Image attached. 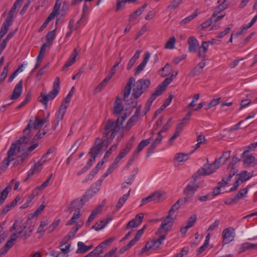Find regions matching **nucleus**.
<instances>
[{
    "instance_id": "1",
    "label": "nucleus",
    "mask_w": 257,
    "mask_h": 257,
    "mask_svg": "<svg viewBox=\"0 0 257 257\" xmlns=\"http://www.w3.org/2000/svg\"><path fill=\"white\" fill-rule=\"evenodd\" d=\"M135 82V79L131 77L123 89V100L128 102L127 98L130 94L132 85L134 83L132 96L136 99L139 98L150 87L151 81L149 79H141Z\"/></svg>"
},
{
    "instance_id": "2",
    "label": "nucleus",
    "mask_w": 257,
    "mask_h": 257,
    "mask_svg": "<svg viewBox=\"0 0 257 257\" xmlns=\"http://www.w3.org/2000/svg\"><path fill=\"white\" fill-rule=\"evenodd\" d=\"M28 142V137L24 136L18 140L16 143L12 144L7 153V157L4 160V163H6L7 165H9L10 163L15 159L13 156L16 150L18 149V151L20 152L22 148L27 145Z\"/></svg>"
},
{
    "instance_id": "3",
    "label": "nucleus",
    "mask_w": 257,
    "mask_h": 257,
    "mask_svg": "<svg viewBox=\"0 0 257 257\" xmlns=\"http://www.w3.org/2000/svg\"><path fill=\"white\" fill-rule=\"evenodd\" d=\"M119 119H117L116 121L112 119L108 120L104 127V132L103 134V138H107L106 141H109L113 140L120 128L119 124Z\"/></svg>"
},
{
    "instance_id": "4",
    "label": "nucleus",
    "mask_w": 257,
    "mask_h": 257,
    "mask_svg": "<svg viewBox=\"0 0 257 257\" xmlns=\"http://www.w3.org/2000/svg\"><path fill=\"white\" fill-rule=\"evenodd\" d=\"M106 148L107 146L105 140H102V139H100L99 138H96L93 146L90 149L89 152V154L90 155L91 158L88 160L86 166L89 168L92 165L93 162L95 161L99 153L106 150Z\"/></svg>"
},
{
    "instance_id": "5",
    "label": "nucleus",
    "mask_w": 257,
    "mask_h": 257,
    "mask_svg": "<svg viewBox=\"0 0 257 257\" xmlns=\"http://www.w3.org/2000/svg\"><path fill=\"white\" fill-rule=\"evenodd\" d=\"M60 91V79L59 77L55 78L53 86V90L48 94L41 93L39 97V101L43 104L47 105L49 100L53 99L58 94Z\"/></svg>"
},
{
    "instance_id": "6",
    "label": "nucleus",
    "mask_w": 257,
    "mask_h": 257,
    "mask_svg": "<svg viewBox=\"0 0 257 257\" xmlns=\"http://www.w3.org/2000/svg\"><path fill=\"white\" fill-rule=\"evenodd\" d=\"M196 177L197 176H195V178H194L193 181L191 183H189L183 191V194L185 195V197L181 199H183V202L185 203H187L191 200L195 192L199 187L198 185L195 184Z\"/></svg>"
},
{
    "instance_id": "7",
    "label": "nucleus",
    "mask_w": 257,
    "mask_h": 257,
    "mask_svg": "<svg viewBox=\"0 0 257 257\" xmlns=\"http://www.w3.org/2000/svg\"><path fill=\"white\" fill-rule=\"evenodd\" d=\"M47 118L40 119L37 116H35V121L32 122V120H30L29 123L28 124L27 127L24 130L23 133L24 135L28 137V141H29L31 138V128L34 130L38 129L40 126H42L47 121Z\"/></svg>"
},
{
    "instance_id": "8",
    "label": "nucleus",
    "mask_w": 257,
    "mask_h": 257,
    "mask_svg": "<svg viewBox=\"0 0 257 257\" xmlns=\"http://www.w3.org/2000/svg\"><path fill=\"white\" fill-rule=\"evenodd\" d=\"M174 218L172 215L168 214V215L163 219L161 225L159 227L156 234H162L163 231H165L166 234H167L173 226V222Z\"/></svg>"
},
{
    "instance_id": "9",
    "label": "nucleus",
    "mask_w": 257,
    "mask_h": 257,
    "mask_svg": "<svg viewBox=\"0 0 257 257\" xmlns=\"http://www.w3.org/2000/svg\"><path fill=\"white\" fill-rule=\"evenodd\" d=\"M162 139L163 136L160 134V132H158L156 135L152 133V136L148 139H150V142H152V144L148 148L147 156H149L150 154L153 153L157 146L161 143Z\"/></svg>"
},
{
    "instance_id": "10",
    "label": "nucleus",
    "mask_w": 257,
    "mask_h": 257,
    "mask_svg": "<svg viewBox=\"0 0 257 257\" xmlns=\"http://www.w3.org/2000/svg\"><path fill=\"white\" fill-rule=\"evenodd\" d=\"M218 168V166H216L214 163L211 164H205L203 168L197 172L196 174L199 176L208 175L214 173Z\"/></svg>"
},
{
    "instance_id": "11",
    "label": "nucleus",
    "mask_w": 257,
    "mask_h": 257,
    "mask_svg": "<svg viewBox=\"0 0 257 257\" xmlns=\"http://www.w3.org/2000/svg\"><path fill=\"white\" fill-rule=\"evenodd\" d=\"M102 181V179H99L94 183L89 189L87 190L84 194V197H87L89 199L93 197L99 190Z\"/></svg>"
},
{
    "instance_id": "12",
    "label": "nucleus",
    "mask_w": 257,
    "mask_h": 257,
    "mask_svg": "<svg viewBox=\"0 0 257 257\" xmlns=\"http://www.w3.org/2000/svg\"><path fill=\"white\" fill-rule=\"evenodd\" d=\"M89 199L87 197H84V194L83 195L82 198L80 199H76L73 200L69 208V209H72L73 210L80 211V209L83 207L84 203L87 202Z\"/></svg>"
},
{
    "instance_id": "13",
    "label": "nucleus",
    "mask_w": 257,
    "mask_h": 257,
    "mask_svg": "<svg viewBox=\"0 0 257 257\" xmlns=\"http://www.w3.org/2000/svg\"><path fill=\"white\" fill-rule=\"evenodd\" d=\"M144 214L143 213L137 214L135 218L132 219L127 223L126 229H129L137 227L142 222Z\"/></svg>"
},
{
    "instance_id": "14",
    "label": "nucleus",
    "mask_w": 257,
    "mask_h": 257,
    "mask_svg": "<svg viewBox=\"0 0 257 257\" xmlns=\"http://www.w3.org/2000/svg\"><path fill=\"white\" fill-rule=\"evenodd\" d=\"M234 233L231 228L224 229L222 231V243L224 244L228 243L234 239Z\"/></svg>"
},
{
    "instance_id": "15",
    "label": "nucleus",
    "mask_w": 257,
    "mask_h": 257,
    "mask_svg": "<svg viewBox=\"0 0 257 257\" xmlns=\"http://www.w3.org/2000/svg\"><path fill=\"white\" fill-rule=\"evenodd\" d=\"M249 153V150L243 152L242 157L244 158L243 163L245 166H249L252 165L254 167L257 165V160H255L254 157L252 155H246Z\"/></svg>"
},
{
    "instance_id": "16",
    "label": "nucleus",
    "mask_w": 257,
    "mask_h": 257,
    "mask_svg": "<svg viewBox=\"0 0 257 257\" xmlns=\"http://www.w3.org/2000/svg\"><path fill=\"white\" fill-rule=\"evenodd\" d=\"M205 66V60L203 59L201 62L194 66L190 71L189 75L192 77L199 75L203 72V68Z\"/></svg>"
},
{
    "instance_id": "17",
    "label": "nucleus",
    "mask_w": 257,
    "mask_h": 257,
    "mask_svg": "<svg viewBox=\"0 0 257 257\" xmlns=\"http://www.w3.org/2000/svg\"><path fill=\"white\" fill-rule=\"evenodd\" d=\"M23 91V81L21 80L15 86L10 96L11 99H17L22 94Z\"/></svg>"
},
{
    "instance_id": "18",
    "label": "nucleus",
    "mask_w": 257,
    "mask_h": 257,
    "mask_svg": "<svg viewBox=\"0 0 257 257\" xmlns=\"http://www.w3.org/2000/svg\"><path fill=\"white\" fill-rule=\"evenodd\" d=\"M150 55L151 54L149 52H147L145 54L143 61L135 68L134 73L135 76L138 75L141 71L144 70L146 65L149 61Z\"/></svg>"
},
{
    "instance_id": "19",
    "label": "nucleus",
    "mask_w": 257,
    "mask_h": 257,
    "mask_svg": "<svg viewBox=\"0 0 257 257\" xmlns=\"http://www.w3.org/2000/svg\"><path fill=\"white\" fill-rule=\"evenodd\" d=\"M188 50L190 52H195L199 47V42L194 36H190L188 40Z\"/></svg>"
},
{
    "instance_id": "20",
    "label": "nucleus",
    "mask_w": 257,
    "mask_h": 257,
    "mask_svg": "<svg viewBox=\"0 0 257 257\" xmlns=\"http://www.w3.org/2000/svg\"><path fill=\"white\" fill-rule=\"evenodd\" d=\"M78 230V227L77 226L73 227L68 235L63 238L60 242V246L62 247L64 246V245L66 244L70 239L74 238Z\"/></svg>"
},
{
    "instance_id": "21",
    "label": "nucleus",
    "mask_w": 257,
    "mask_h": 257,
    "mask_svg": "<svg viewBox=\"0 0 257 257\" xmlns=\"http://www.w3.org/2000/svg\"><path fill=\"white\" fill-rule=\"evenodd\" d=\"M38 146V143H35L30 146L27 147L25 149L22 148V151L24 152L23 154L19 157L21 158V162H23V161L29 156L30 153L34 150Z\"/></svg>"
},
{
    "instance_id": "22",
    "label": "nucleus",
    "mask_w": 257,
    "mask_h": 257,
    "mask_svg": "<svg viewBox=\"0 0 257 257\" xmlns=\"http://www.w3.org/2000/svg\"><path fill=\"white\" fill-rule=\"evenodd\" d=\"M178 75V71H174L170 77L166 78L158 87H159L163 91H165L167 86L172 81V80Z\"/></svg>"
},
{
    "instance_id": "23",
    "label": "nucleus",
    "mask_w": 257,
    "mask_h": 257,
    "mask_svg": "<svg viewBox=\"0 0 257 257\" xmlns=\"http://www.w3.org/2000/svg\"><path fill=\"white\" fill-rule=\"evenodd\" d=\"M78 55L76 49H75L73 53L70 55L68 60L66 62L65 65L62 68V71H66L71 65H72L75 61L76 58Z\"/></svg>"
},
{
    "instance_id": "24",
    "label": "nucleus",
    "mask_w": 257,
    "mask_h": 257,
    "mask_svg": "<svg viewBox=\"0 0 257 257\" xmlns=\"http://www.w3.org/2000/svg\"><path fill=\"white\" fill-rule=\"evenodd\" d=\"M208 50V45H207V42L202 41L201 46L198 48V57L200 58H205Z\"/></svg>"
},
{
    "instance_id": "25",
    "label": "nucleus",
    "mask_w": 257,
    "mask_h": 257,
    "mask_svg": "<svg viewBox=\"0 0 257 257\" xmlns=\"http://www.w3.org/2000/svg\"><path fill=\"white\" fill-rule=\"evenodd\" d=\"M147 7V4H144L142 7L138 9L134 13L131 14L129 16V22H131L134 21L135 19L137 18V17L140 16L145 10L146 7Z\"/></svg>"
},
{
    "instance_id": "26",
    "label": "nucleus",
    "mask_w": 257,
    "mask_h": 257,
    "mask_svg": "<svg viewBox=\"0 0 257 257\" xmlns=\"http://www.w3.org/2000/svg\"><path fill=\"white\" fill-rule=\"evenodd\" d=\"M123 106L122 105L121 99L117 97L114 102L113 113L114 114H120L123 110Z\"/></svg>"
},
{
    "instance_id": "27",
    "label": "nucleus",
    "mask_w": 257,
    "mask_h": 257,
    "mask_svg": "<svg viewBox=\"0 0 257 257\" xmlns=\"http://www.w3.org/2000/svg\"><path fill=\"white\" fill-rule=\"evenodd\" d=\"M78 249L76 252L77 253L85 252L93 247V245H86L83 242L79 241L77 243Z\"/></svg>"
},
{
    "instance_id": "28",
    "label": "nucleus",
    "mask_w": 257,
    "mask_h": 257,
    "mask_svg": "<svg viewBox=\"0 0 257 257\" xmlns=\"http://www.w3.org/2000/svg\"><path fill=\"white\" fill-rule=\"evenodd\" d=\"M163 92L162 90H161L159 87H157L155 92L152 94L151 96L148 100V104L149 106H151L153 102L156 99L157 97L161 95Z\"/></svg>"
},
{
    "instance_id": "29",
    "label": "nucleus",
    "mask_w": 257,
    "mask_h": 257,
    "mask_svg": "<svg viewBox=\"0 0 257 257\" xmlns=\"http://www.w3.org/2000/svg\"><path fill=\"white\" fill-rule=\"evenodd\" d=\"M131 191V188L129 189L127 193L124 194L122 197L120 198L118 201L117 204L115 206L116 210H119L124 204L125 201L127 200Z\"/></svg>"
},
{
    "instance_id": "30",
    "label": "nucleus",
    "mask_w": 257,
    "mask_h": 257,
    "mask_svg": "<svg viewBox=\"0 0 257 257\" xmlns=\"http://www.w3.org/2000/svg\"><path fill=\"white\" fill-rule=\"evenodd\" d=\"M166 194L164 191H155L150 194L152 201L157 203L160 201L161 198Z\"/></svg>"
},
{
    "instance_id": "31",
    "label": "nucleus",
    "mask_w": 257,
    "mask_h": 257,
    "mask_svg": "<svg viewBox=\"0 0 257 257\" xmlns=\"http://www.w3.org/2000/svg\"><path fill=\"white\" fill-rule=\"evenodd\" d=\"M140 53L141 51L137 50L135 55H134V56L130 59L126 67L127 70H130L132 68L136 61L140 57Z\"/></svg>"
},
{
    "instance_id": "32",
    "label": "nucleus",
    "mask_w": 257,
    "mask_h": 257,
    "mask_svg": "<svg viewBox=\"0 0 257 257\" xmlns=\"http://www.w3.org/2000/svg\"><path fill=\"white\" fill-rule=\"evenodd\" d=\"M67 107V106L64 103H62L60 105L59 110L56 114V119L57 120H61L63 119Z\"/></svg>"
},
{
    "instance_id": "33",
    "label": "nucleus",
    "mask_w": 257,
    "mask_h": 257,
    "mask_svg": "<svg viewBox=\"0 0 257 257\" xmlns=\"http://www.w3.org/2000/svg\"><path fill=\"white\" fill-rule=\"evenodd\" d=\"M150 143V139H146L142 141L135 151V155L138 154L145 147Z\"/></svg>"
},
{
    "instance_id": "34",
    "label": "nucleus",
    "mask_w": 257,
    "mask_h": 257,
    "mask_svg": "<svg viewBox=\"0 0 257 257\" xmlns=\"http://www.w3.org/2000/svg\"><path fill=\"white\" fill-rule=\"evenodd\" d=\"M166 234H167L165 233L164 234L161 235L159 237V238L156 240H151V242H152V245L153 246V248H159L160 246L162 244L163 242L165 239Z\"/></svg>"
},
{
    "instance_id": "35",
    "label": "nucleus",
    "mask_w": 257,
    "mask_h": 257,
    "mask_svg": "<svg viewBox=\"0 0 257 257\" xmlns=\"http://www.w3.org/2000/svg\"><path fill=\"white\" fill-rule=\"evenodd\" d=\"M238 179L241 183L250 179L252 174L251 173H248L246 171H243L240 174H238Z\"/></svg>"
},
{
    "instance_id": "36",
    "label": "nucleus",
    "mask_w": 257,
    "mask_h": 257,
    "mask_svg": "<svg viewBox=\"0 0 257 257\" xmlns=\"http://www.w3.org/2000/svg\"><path fill=\"white\" fill-rule=\"evenodd\" d=\"M111 79L110 77L107 76L96 87L95 89V92L96 93L100 91L104 87H105L109 80Z\"/></svg>"
},
{
    "instance_id": "37",
    "label": "nucleus",
    "mask_w": 257,
    "mask_h": 257,
    "mask_svg": "<svg viewBox=\"0 0 257 257\" xmlns=\"http://www.w3.org/2000/svg\"><path fill=\"white\" fill-rule=\"evenodd\" d=\"M64 245H65V247H63V246H62V247L60 246V249L62 252L58 254L56 257H60V255H63V257H67L66 254H67L70 251L71 243H69L68 242L66 244H64Z\"/></svg>"
},
{
    "instance_id": "38",
    "label": "nucleus",
    "mask_w": 257,
    "mask_h": 257,
    "mask_svg": "<svg viewBox=\"0 0 257 257\" xmlns=\"http://www.w3.org/2000/svg\"><path fill=\"white\" fill-rule=\"evenodd\" d=\"M183 0H174L169 6L167 7V11H171L175 10L182 4Z\"/></svg>"
},
{
    "instance_id": "39",
    "label": "nucleus",
    "mask_w": 257,
    "mask_h": 257,
    "mask_svg": "<svg viewBox=\"0 0 257 257\" xmlns=\"http://www.w3.org/2000/svg\"><path fill=\"white\" fill-rule=\"evenodd\" d=\"M101 209V207L99 206L94 210H93L89 216L87 221L86 222V225L89 226L90 222L95 218L96 215Z\"/></svg>"
},
{
    "instance_id": "40",
    "label": "nucleus",
    "mask_w": 257,
    "mask_h": 257,
    "mask_svg": "<svg viewBox=\"0 0 257 257\" xmlns=\"http://www.w3.org/2000/svg\"><path fill=\"white\" fill-rule=\"evenodd\" d=\"M109 221L107 219L101 220L99 223H96L92 227V228L98 231L103 228L108 223Z\"/></svg>"
},
{
    "instance_id": "41",
    "label": "nucleus",
    "mask_w": 257,
    "mask_h": 257,
    "mask_svg": "<svg viewBox=\"0 0 257 257\" xmlns=\"http://www.w3.org/2000/svg\"><path fill=\"white\" fill-rule=\"evenodd\" d=\"M257 248V244H253L249 242H245L241 244L239 252H243L247 249Z\"/></svg>"
},
{
    "instance_id": "42",
    "label": "nucleus",
    "mask_w": 257,
    "mask_h": 257,
    "mask_svg": "<svg viewBox=\"0 0 257 257\" xmlns=\"http://www.w3.org/2000/svg\"><path fill=\"white\" fill-rule=\"evenodd\" d=\"M138 118L136 116L133 115L127 121L124 128L126 131H128L138 121Z\"/></svg>"
},
{
    "instance_id": "43",
    "label": "nucleus",
    "mask_w": 257,
    "mask_h": 257,
    "mask_svg": "<svg viewBox=\"0 0 257 257\" xmlns=\"http://www.w3.org/2000/svg\"><path fill=\"white\" fill-rule=\"evenodd\" d=\"M247 192L248 189L246 188L241 189L234 197V201H236L237 202L241 198L245 196Z\"/></svg>"
},
{
    "instance_id": "44",
    "label": "nucleus",
    "mask_w": 257,
    "mask_h": 257,
    "mask_svg": "<svg viewBox=\"0 0 257 257\" xmlns=\"http://www.w3.org/2000/svg\"><path fill=\"white\" fill-rule=\"evenodd\" d=\"M183 204L184 203L183 202V199L181 198H180L179 200H177V201L171 207V209L168 212V213L173 215V214L174 213V212L178 210L180 207V203Z\"/></svg>"
},
{
    "instance_id": "45",
    "label": "nucleus",
    "mask_w": 257,
    "mask_h": 257,
    "mask_svg": "<svg viewBox=\"0 0 257 257\" xmlns=\"http://www.w3.org/2000/svg\"><path fill=\"white\" fill-rule=\"evenodd\" d=\"M198 15L197 10H196L192 15L183 19L179 23L180 25H184L193 20Z\"/></svg>"
},
{
    "instance_id": "46",
    "label": "nucleus",
    "mask_w": 257,
    "mask_h": 257,
    "mask_svg": "<svg viewBox=\"0 0 257 257\" xmlns=\"http://www.w3.org/2000/svg\"><path fill=\"white\" fill-rule=\"evenodd\" d=\"M55 37V30L49 32L46 36L47 40V42L46 43H49L50 44V46H51Z\"/></svg>"
},
{
    "instance_id": "47",
    "label": "nucleus",
    "mask_w": 257,
    "mask_h": 257,
    "mask_svg": "<svg viewBox=\"0 0 257 257\" xmlns=\"http://www.w3.org/2000/svg\"><path fill=\"white\" fill-rule=\"evenodd\" d=\"M189 156L188 154L178 153L175 159L178 162H182L187 160L189 158Z\"/></svg>"
},
{
    "instance_id": "48",
    "label": "nucleus",
    "mask_w": 257,
    "mask_h": 257,
    "mask_svg": "<svg viewBox=\"0 0 257 257\" xmlns=\"http://www.w3.org/2000/svg\"><path fill=\"white\" fill-rule=\"evenodd\" d=\"M137 0H117L116 6V11H118L119 9L122 7H124L125 4L126 3H134L136 2Z\"/></svg>"
},
{
    "instance_id": "49",
    "label": "nucleus",
    "mask_w": 257,
    "mask_h": 257,
    "mask_svg": "<svg viewBox=\"0 0 257 257\" xmlns=\"http://www.w3.org/2000/svg\"><path fill=\"white\" fill-rule=\"evenodd\" d=\"M175 42L176 38L175 37H172L170 38L166 43L165 48L168 49H173L174 48Z\"/></svg>"
},
{
    "instance_id": "50",
    "label": "nucleus",
    "mask_w": 257,
    "mask_h": 257,
    "mask_svg": "<svg viewBox=\"0 0 257 257\" xmlns=\"http://www.w3.org/2000/svg\"><path fill=\"white\" fill-rule=\"evenodd\" d=\"M80 216V211H77L74 213L71 218L67 222L66 225H72L76 222V220L79 218Z\"/></svg>"
},
{
    "instance_id": "51",
    "label": "nucleus",
    "mask_w": 257,
    "mask_h": 257,
    "mask_svg": "<svg viewBox=\"0 0 257 257\" xmlns=\"http://www.w3.org/2000/svg\"><path fill=\"white\" fill-rule=\"evenodd\" d=\"M12 22H13L10 21L9 20L6 19L3 23L0 31L6 34L8 32L9 27L11 26Z\"/></svg>"
},
{
    "instance_id": "52",
    "label": "nucleus",
    "mask_w": 257,
    "mask_h": 257,
    "mask_svg": "<svg viewBox=\"0 0 257 257\" xmlns=\"http://www.w3.org/2000/svg\"><path fill=\"white\" fill-rule=\"evenodd\" d=\"M131 146L132 145L131 144H127L125 148L120 152L118 156H119L122 159L130 152Z\"/></svg>"
},
{
    "instance_id": "53",
    "label": "nucleus",
    "mask_w": 257,
    "mask_h": 257,
    "mask_svg": "<svg viewBox=\"0 0 257 257\" xmlns=\"http://www.w3.org/2000/svg\"><path fill=\"white\" fill-rule=\"evenodd\" d=\"M8 189H5L0 194V206L5 202L8 196Z\"/></svg>"
},
{
    "instance_id": "54",
    "label": "nucleus",
    "mask_w": 257,
    "mask_h": 257,
    "mask_svg": "<svg viewBox=\"0 0 257 257\" xmlns=\"http://www.w3.org/2000/svg\"><path fill=\"white\" fill-rule=\"evenodd\" d=\"M197 216L196 214L192 215L188 219L187 225L189 227H192L196 221Z\"/></svg>"
},
{
    "instance_id": "55",
    "label": "nucleus",
    "mask_w": 257,
    "mask_h": 257,
    "mask_svg": "<svg viewBox=\"0 0 257 257\" xmlns=\"http://www.w3.org/2000/svg\"><path fill=\"white\" fill-rule=\"evenodd\" d=\"M17 8V7H15V5H13L11 10L9 12L8 16L7 17L6 19L11 22L13 21V17L15 15V13L16 12Z\"/></svg>"
},
{
    "instance_id": "56",
    "label": "nucleus",
    "mask_w": 257,
    "mask_h": 257,
    "mask_svg": "<svg viewBox=\"0 0 257 257\" xmlns=\"http://www.w3.org/2000/svg\"><path fill=\"white\" fill-rule=\"evenodd\" d=\"M10 62L8 63L3 69V71L1 75L0 81H3L7 76V74L9 70V66Z\"/></svg>"
},
{
    "instance_id": "57",
    "label": "nucleus",
    "mask_w": 257,
    "mask_h": 257,
    "mask_svg": "<svg viewBox=\"0 0 257 257\" xmlns=\"http://www.w3.org/2000/svg\"><path fill=\"white\" fill-rule=\"evenodd\" d=\"M221 98L212 99L205 108L206 110L210 109L211 107L217 105L219 102Z\"/></svg>"
},
{
    "instance_id": "58",
    "label": "nucleus",
    "mask_w": 257,
    "mask_h": 257,
    "mask_svg": "<svg viewBox=\"0 0 257 257\" xmlns=\"http://www.w3.org/2000/svg\"><path fill=\"white\" fill-rule=\"evenodd\" d=\"M103 243H100L95 249L91 252H93L94 256L99 255L103 252Z\"/></svg>"
},
{
    "instance_id": "59",
    "label": "nucleus",
    "mask_w": 257,
    "mask_h": 257,
    "mask_svg": "<svg viewBox=\"0 0 257 257\" xmlns=\"http://www.w3.org/2000/svg\"><path fill=\"white\" fill-rule=\"evenodd\" d=\"M33 229V228L30 226L28 227V228L25 231L24 234H23L21 236L23 240L27 239L31 236Z\"/></svg>"
},
{
    "instance_id": "60",
    "label": "nucleus",
    "mask_w": 257,
    "mask_h": 257,
    "mask_svg": "<svg viewBox=\"0 0 257 257\" xmlns=\"http://www.w3.org/2000/svg\"><path fill=\"white\" fill-rule=\"evenodd\" d=\"M224 10H225V7H223V6H221L220 5H219L215 8V10L212 15V17L214 18L216 17L219 13H220Z\"/></svg>"
},
{
    "instance_id": "61",
    "label": "nucleus",
    "mask_w": 257,
    "mask_h": 257,
    "mask_svg": "<svg viewBox=\"0 0 257 257\" xmlns=\"http://www.w3.org/2000/svg\"><path fill=\"white\" fill-rule=\"evenodd\" d=\"M74 89H75V88L74 86H73L70 91H69V93L68 94V95H67V96L64 99V102L66 103H69L71 99V97L72 96V95H73V93H74Z\"/></svg>"
},
{
    "instance_id": "62",
    "label": "nucleus",
    "mask_w": 257,
    "mask_h": 257,
    "mask_svg": "<svg viewBox=\"0 0 257 257\" xmlns=\"http://www.w3.org/2000/svg\"><path fill=\"white\" fill-rule=\"evenodd\" d=\"M196 134L197 135V143L202 144L206 141L205 136L202 133H199L198 132H197Z\"/></svg>"
},
{
    "instance_id": "63",
    "label": "nucleus",
    "mask_w": 257,
    "mask_h": 257,
    "mask_svg": "<svg viewBox=\"0 0 257 257\" xmlns=\"http://www.w3.org/2000/svg\"><path fill=\"white\" fill-rule=\"evenodd\" d=\"M152 248H153V246L152 245V242H151V240L149 241H147L145 246L140 251V253H143V252L148 250L149 249Z\"/></svg>"
},
{
    "instance_id": "64",
    "label": "nucleus",
    "mask_w": 257,
    "mask_h": 257,
    "mask_svg": "<svg viewBox=\"0 0 257 257\" xmlns=\"http://www.w3.org/2000/svg\"><path fill=\"white\" fill-rule=\"evenodd\" d=\"M60 219L55 221L48 227V230L50 232H52L59 224Z\"/></svg>"
}]
</instances>
